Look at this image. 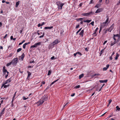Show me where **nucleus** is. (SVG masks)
Segmentation results:
<instances>
[{
    "mask_svg": "<svg viewBox=\"0 0 120 120\" xmlns=\"http://www.w3.org/2000/svg\"><path fill=\"white\" fill-rule=\"evenodd\" d=\"M53 28V27L52 26L50 27H45L44 28V29H51Z\"/></svg>",
    "mask_w": 120,
    "mask_h": 120,
    "instance_id": "obj_14",
    "label": "nucleus"
},
{
    "mask_svg": "<svg viewBox=\"0 0 120 120\" xmlns=\"http://www.w3.org/2000/svg\"><path fill=\"white\" fill-rule=\"evenodd\" d=\"M49 86H48L46 88L45 90H47L48 89H49Z\"/></svg>",
    "mask_w": 120,
    "mask_h": 120,
    "instance_id": "obj_63",
    "label": "nucleus"
},
{
    "mask_svg": "<svg viewBox=\"0 0 120 120\" xmlns=\"http://www.w3.org/2000/svg\"><path fill=\"white\" fill-rule=\"evenodd\" d=\"M26 45L25 43L23 45V48L24 49H25V48Z\"/></svg>",
    "mask_w": 120,
    "mask_h": 120,
    "instance_id": "obj_38",
    "label": "nucleus"
},
{
    "mask_svg": "<svg viewBox=\"0 0 120 120\" xmlns=\"http://www.w3.org/2000/svg\"><path fill=\"white\" fill-rule=\"evenodd\" d=\"M103 10V9L102 8H99L96 11L95 13H100Z\"/></svg>",
    "mask_w": 120,
    "mask_h": 120,
    "instance_id": "obj_7",
    "label": "nucleus"
},
{
    "mask_svg": "<svg viewBox=\"0 0 120 120\" xmlns=\"http://www.w3.org/2000/svg\"><path fill=\"white\" fill-rule=\"evenodd\" d=\"M30 42H28V43H25L26 44V45H27L28 44H30Z\"/></svg>",
    "mask_w": 120,
    "mask_h": 120,
    "instance_id": "obj_64",
    "label": "nucleus"
},
{
    "mask_svg": "<svg viewBox=\"0 0 120 120\" xmlns=\"http://www.w3.org/2000/svg\"><path fill=\"white\" fill-rule=\"evenodd\" d=\"M109 31V28H107L106 30L104 29L103 30L104 34H106L107 31Z\"/></svg>",
    "mask_w": 120,
    "mask_h": 120,
    "instance_id": "obj_8",
    "label": "nucleus"
},
{
    "mask_svg": "<svg viewBox=\"0 0 120 120\" xmlns=\"http://www.w3.org/2000/svg\"><path fill=\"white\" fill-rule=\"evenodd\" d=\"M57 5L58 6L59 9H62L63 6L64 5V3H62L60 1L56 2Z\"/></svg>",
    "mask_w": 120,
    "mask_h": 120,
    "instance_id": "obj_2",
    "label": "nucleus"
},
{
    "mask_svg": "<svg viewBox=\"0 0 120 120\" xmlns=\"http://www.w3.org/2000/svg\"><path fill=\"white\" fill-rule=\"evenodd\" d=\"M18 58H14L11 61L12 64L14 65H15L18 62Z\"/></svg>",
    "mask_w": 120,
    "mask_h": 120,
    "instance_id": "obj_3",
    "label": "nucleus"
},
{
    "mask_svg": "<svg viewBox=\"0 0 120 120\" xmlns=\"http://www.w3.org/2000/svg\"><path fill=\"white\" fill-rule=\"evenodd\" d=\"M85 50L86 51H88V50L87 49V48H86L85 49Z\"/></svg>",
    "mask_w": 120,
    "mask_h": 120,
    "instance_id": "obj_58",
    "label": "nucleus"
},
{
    "mask_svg": "<svg viewBox=\"0 0 120 120\" xmlns=\"http://www.w3.org/2000/svg\"><path fill=\"white\" fill-rule=\"evenodd\" d=\"M59 79H57L56 80L54 81L53 82H52L51 84L49 86H51L53 84H54V83H55V82H56L58 81V80H59Z\"/></svg>",
    "mask_w": 120,
    "mask_h": 120,
    "instance_id": "obj_24",
    "label": "nucleus"
},
{
    "mask_svg": "<svg viewBox=\"0 0 120 120\" xmlns=\"http://www.w3.org/2000/svg\"><path fill=\"white\" fill-rule=\"evenodd\" d=\"M79 24H78V25H77L76 26L75 28L76 29H77V28H78V27H79Z\"/></svg>",
    "mask_w": 120,
    "mask_h": 120,
    "instance_id": "obj_51",
    "label": "nucleus"
},
{
    "mask_svg": "<svg viewBox=\"0 0 120 120\" xmlns=\"http://www.w3.org/2000/svg\"><path fill=\"white\" fill-rule=\"evenodd\" d=\"M114 36V37H117L118 38V39H120V35H119L118 34H113Z\"/></svg>",
    "mask_w": 120,
    "mask_h": 120,
    "instance_id": "obj_16",
    "label": "nucleus"
},
{
    "mask_svg": "<svg viewBox=\"0 0 120 120\" xmlns=\"http://www.w3.org/2000/svg\"><path fill=\"white\" fill-rule=\"evenodd\" d=\"M13 98H13L12 99V101H11V103L12 104L13 102L14 101V100L15 99V98Z\"/></svg>",
    "mask_w": 120,
    "mask_h": 120,
    "instance_id": "obj_52",
    "label": "nucleus"
},
{
    "mask_svg": "<svg viewBox=\"0 0 120 120\" xmlns=\"http://www.w3.org/2000/svg\"><path fill=\"white\" fill-rule=\"evenodd\" d=\"M48 96L47 95H44L41 98L42 100H43L44 102L47 100L48 99Z\"/></svg>",
    "mask_w": 120,
    "mask_h": 120,
    "instance_id": "obj_4",
    "label": "nucleus"
},
{
    "mask_svg": "<svg viewBox=\"0 0 120 120\" xmlns=\"http://www.w3.org/2000/svg\"><path fill=\"white\" fill-rule=\"evenodd\" d=\"M84 30H82L80 33L79 34V35L81 36L82 37L83 36L84 34Z\"/></svg>",
    "mask_w": 120,
    "mask_h": 120,
    "instance_id": "obj_9",
    "label": "nucleus"
},
{
    "mask_svg": "<svg viewBox=\"0 0 120 120\" xmlns=\"http://www.w3.org/2000/svg\"><path fill=\"white\" fill-rule=\"evenodd\" d=\"M82 28H81L79 30L76 32V34H77L81 30Z\"/></svg>",
    "mask_w": 120,
    "mask_h": 120,
    "instance_id": "obj_33",
    "label": "nucleus"
},
{
    "mask_svg": "<svg viewBox=\"0 0 120 120\" xmlns=\"http://www.w3.org/2000/svg\"><path fill=\"white\" fill-rule=\"evenodd\" d=\"M75 93H73L71 95V97H73L75 96Z\"/></svg>",
    "mask_w": 120,
    "mask_h": 120,
    "instance_id": "obj_53",
    "label": "nucleus"
},
{
    "mask_svg": "<svg viewBox=\"0 0 120 120\" xmlns=\"http://www.w3.org/2000/svg\"><path fill=\"white\" fill-rule=\"evenodd\" d=\"M3 73H5V72H6L8 71L7 69H5L3 70Z\"/></svg>",
    "mask_w": 120,
    "mask_h": 120,
    "instance_id": "obj_40",
    "label": "nucleus"
},
{
    "mask_svg": "<svg viewBox=\"0 0 120 120\" xmlns=\"http://www.w3.org/2000/svg\"><path fill=\"white\" fill-rule=\"evenodd\" d=\"M12 77H11L9 79H8L7 80H8V83L11 82V79Z\"/></svg>",
    "mask_w": 120,
    "mask_h": 120,
    "instance_id": "obj_28",
    "label": "nucleus"
},
{
    "mask_svg": "<svg viewBox=\"0 0 120 120\" xmlns=\"http://www.w3.org/2000/svg\"><path fill=\"white\" fill-rule=\"evenodd\" d=\"M114 26V24H113L110 27L109 29V32H111V31L113 29V28Z\"/></svg>",
    "mask_w": 120,
    "mask_h": 120,
    "instance_id": "obj_10",
    "label": "nucleus"
},
{
    "mask_svg": "<svg viewBox=\"0 0 120 120\" xmlns=\"http://www.w3.org/2000/svg\"><path fill=\"white\" fill-rule=\"evenodd\" d=\"M6 107H7L6 106H5V107L2 110V111H3L4 112L5 110V108H6Z\"/></svg>",
    "mask_w": 120,
    "mask_h": 120,
    "instance_id": "obj_50",
    "label": "nucleus"
},
{
    "mask_svg": "<svg viewBox=\"0 0 120 120\" xmlns=\"http://www.w3.org/2000/svg\"><path fill=\"white\" fill-rule=\"evenodd\" d=\"M11 64H12V63L11 62H10V63H8L6 64V66L7 67L9 66H10Z\"/></svg>",
    "mask_w": 120,
    "mask_h": 120,
    "instance_id": "obj_25",
    "label": "nucleus"
},
{
    "mask_svg": "<svg viewBox=\"0 0 120 120\" xmlns=\"http://www.w3.org/2000/svg\"><path fill=\"white\" fill-rule=\"evenodd\" d=\"M16 92H15V93L14 95V96H13V98H15V96L16 95Z\"/></svg>",
    "mask_w": 120,
    "mask_h": 120,
    "instance_id": "obj_59",
    "label": "nucleus"
},
{
    "mask_svg": "<svg viewBox=\"0 0 120 120\" xmlns=\"http://www.w3.org/2000/svg\"><path fill=\"white\" fill-rule=\"evenodd\" d=\"M4 113V112H3V111H1V112L0 113V115H2Z\"/></svg>",
    "mask_w": 120,
    "mask_h": 120,
    "instance_id": "obj_41",
    "label": "nucleus"
},
{
    "mask_svg": "<svg viewBox=\"0 0 120 120\" xmlns=\"http://www.w3.org/2000/svg\"><path fill=\"white\" fill-rule=\"evenodd\" d=\"M51 73H52V71H51V70H49L48 71V73L47 74V75H50L51 74Z\"/></svg>",
    "mask_w": 120,
    "mask_h": 120,
    "instance_id": "obj_26",
    "label": "nucleus"
},
{
    "mask_svg": "<svg viewBox=\"0 0 120 120\" xmlns=\"http://www.w3.org/2000/svg\"><path fill=\"white\" fill-rule=\"evenodd\" d=\"M44 102V101H43V100H40L37 102H36L35 104H37V105H38V106H39L42 105Z\"/></svg>",
    "mask_w": 120,
    "mask_h": 120,
    "instance_id": "obj_5",
    "label": "nucleus"
},
{
    "mask_svg": "<svg viewBox=\"0 0 120 120\" xmlns=\"http://www.w3.org/2000/svg\"><path fill=\"white\" fill-rule=\"evenodd\" d=\"M84 76V74H82L81 75H80L79 76V79H80L82 78Z\"/></svg>",
    "mask_w": 120,
    "mask_h": 120,
    "instance_id": "obj_22",
    "label": "nucleus"
},
{
    "mask_svg": "<svg viewBox=\"0 0 120 120\" xmlns=\"http://www.w3.org/2000/svg\"><path fill=\"white\" fill-rule=\"evenodd\" d=\"M77 54H79V56H80L82 55V53L80 52H77Z\"/></svg>",
    "mask_w": 120,
    "mask_h": 120,
    "instance_id": "obj_30",
    "label": "nucleus"
},
{
    "mask_svg": "<svg viewBox=\"0 0 120 120\" xmlns=\"http://www.w3.org/2000/svg\"><path fill=\"white\" fill-rule=\"evenodd\" d=\"M41 44V42H38L37 43H35L34 44L35 46H36V47H37V46L38 45H40Z\"/></svg>",
    "mask_w": 120,
    "mask_h": 120,
    "instance_id": "obj_18",
    "label": "nucleus"
},
{
    "mask_svg": "<svg viewBox=\"0 0 120 120\" xmlns=\"http://www.w3.org/2000/svg\"><path fill=\"white\" fill-rule=\"evenodd\" d=\"M91 21V20H84L83 21V22H87L88 23H89Z\"/></svg>",
    "mask_w": 120,
    "mask_h": 120,
    "instance_id": "obj_21",
    "label": "nucleus"
},
{
    "mask_svg": "<svg viewBox=\"0 0 120 120\" xmlns=\"http://www.w3.org/2000/svg\"><path fill=\"white\" fill-rule=\"evenodd\" d=\"M111 44H110V46H112L114 45L116 43V41H114V42H113L112 41H111L110 42Z\"/></svg>",
    "mask_w": 120,
    "mask_h": 120,
    "instance_id": "obj_12",
    "label": "nucleus"
},
{
    "mask_svg": "<svg viewBox=\"0 0 120 120\" xmlns=\"http://www.w3.org/2000/svg\"><path fill=\"white\" fill-rule=\"evenodd\" d=\"M27 73H28V76H27V78H28L30 77V76L31 75V72H29V71H27Z\"/></svg>",
    "mask_w": 120,
    "mask_h": 120,
    "instance_id": "obj_17",
    "label": "nucleus"
},
{
    "mask_svg": "<svg viewBox=\"0 0 120 120\" xmlns=\"http://www.w3.org/2000/svg\"><path fill=\"white\" fill-rule=\"evenodd\" d=\"M28 98H26L25 96L23 97V98H22L24 100H26V99H27Z\"/></svg>",
    "mask_w": 120,
    "mask_h": 120,
    "instance_id": "obj_44",
    "label": "nucleus"
},
{
    "mask_svg": "<svg viewBox=\"0 0 120 120\" xmlns=\"http://www.w3.org/2000/svg\"><path fill=\"white\" fill-rule=\"evenodd\" d=\"M98 27H97L96 29L95 30L94 32V33H93V34H94L95 33H96L97 32L98 30Z\"/></svg>",
    "mask_w": 120,
    "mask_h": 120,
    "instance_id": "obj_27",
    "label": "nucleus"
},
{
    "mask_svg": "<svg viewBox=\"0 0 120 120\" xmlns=\"http://www.w3.org/2000/svg\"><path fill=\"white\" fill-rule=\"evenodd\" d=\"M9 86V84L8 85H3V86H4V88H5Z\"/></svg>",
    "mask_w": 120,
    "mask_h": 120,
    "instance_id": "obj_31",
    "label": "nucleus"
},
{
    "mask_svg": "<svg viewBox=\"0 0 120 120\" xmlns=\"http://www.w3.org/2000/svg\"><path fill=\"white\" fill-rule=\"evenodd\" d=\"M40 26H41V24L40 23H39L38 25V27H40Z\"/></svg>",
    "mask_w": 120,
    "mask_h": 120,
    "instance_id": "obj_61",
    "label": "nucleus"
},
{
    "mask_svg": "<svg viewBox=\"0 0 120 120\" xmlns=\"http://www.w3.org/2000/svg\"><path fill=\"white\" fill-rule=\"evenodd\" d=\"M54 59H55V57L54 56H52L51 58V59L52 60H53Z\"/></svg>",
    "mask_w": 120,
    "mask_h": 120,
    "instance_id": "obj_48",
    "label": "nucleus"
},
{
    "mask_svg": "<svg viewBox=\"0 0 120 120\" xmlns=\"http://www.w3.org/2000/svg\"><path fill=\"white\" fill-rule=\"evenodd\" d=\"M83 19V18H79L78 19H77V21H79V20H80L81 21H82Z\"/></svg>",
    "mask_w": 120,
    "mask_h": 120,
    "instance_id": "obj_39",
    "label": "nucleus"
},
{
    "mask_svg": "<svg viewBox=\"0 0 120 120\" xmlns=\"http://www.w3.org/2000/svg\"><path fill=\"white\" fill-rule=\"evenodd\" d=\"M45 24V23L44 22H43L41 24V26H42L43 25H44Z\"/></svg>",
    "mask_w": 120,
    "mask_h": 120,
    "instance_id": "obj_56",
    "label": "nucleus"
},
{
    "mask_svg": "<svg viewBox=\"0 0 120 120\" xmlns=\"http://www.w3.org/2000/svg\"><path fill=\"white\" fill-rule=\"evenodd\" d=\"M107 68L106 67H104L103 68V71H105L107 69Z\"/></svg>",
    "mask_w": 120,
    "mask_h": 120,
    "instance_id": "obj_47",
    "label": "nucleus"
},
{
    "mask_svg": "<svg viewBox=\"0 0 120 120\" xmlns=\"http://www.w3.org/2000/svg\"><path fill=\"white\" fill-rule=\"evenodd\" d=\"M93 0H91L90 1V3H89V4H93Z\"/></svg>",
    "mask_w": 120,
    "mask_h": 120,
    "instance_id": "obj_49",
    "label": "nucleus"
},
{
    "mask_svg": "<svg viewBox=\"0 0 120 120\" xmlns=\"http://www.w3.org/2000/svg\"><path fill=\"white\" fill-rule=\"evenodd\" d=\"M36 48V46H35V45H34L31 46L30 47V48Z\"/></svg>",
    "mask_w": 120,
    "mask_h": 120,
    "instance_id": "obj_34",
    "label": "nucleus"
},
{
    "mask_svg": "<svg viewBox=\"0 0 120 120\" xmlns=\"http://www.w3.org/2000/svg\"><path fill=\"white\" fill-rule=\"evenodd\" d=\"M77 54V52H76V53H74V56H75Z\"/></svg>",
    "mask_w": 120,
    "mask_h": 120,
    "instance_id": "obj_62",
    "label": "nucleus"
},
{
    "mask_svg": "<svg viewBox=\"0 0 120 120\" xmlns=\"http://www.w3.org/2000/svg\"><path fill=\"white\" fill-rule=\"evenodd\" d=\"M116 110L119 111L120 110V108L118 106H116Z\"/></svg>",
    "mask_w": 120,
    "mask_h": 120,
    "instance_id": "obj_29",
    "label": "nucleus"
},
{
    "mask_svg": "<svg viewBox=\"0 0 120 120\" xmlns=\"http://www.w3.org/2000/svg\"><path fill=\"white\" fill-rule=\"evenodd\" d=\"M105 49V47L104 48V49H102L101 51V52L100 53V56H101L102 54L104 52Z\"/></svg>",
    "mask_w": 120,
    "mask_h": 120,
    "instance_id": "obj_11",
    "label": "nucleus"
},
{
    "mask_svg": "<svg viewBox=\"0 0 120 120\" xmlns=\"http://www.w3.org/2000/svg\"><path fill=\"white\" fill-rule=\"evenodd\" d=\"M22 49L21 48H19L17 50V52H19L20 51L22 50Z\"/></svg>",
    "mask_w": 120,
    "mask_h": 120,
    "instance_id": "obj_32",
    "label": "nucleus"
},
{
    "mask_svg": "<svg viewBox=\"0 0 120 120\" xmlns=\"http://www.w3.org/2000/svg\"><path fill=\"white\" fill-rule=\"evenodd\" d=\"M21 59L22 60H23V59L25 56V54L24 53H23L22 55H21Z\"/></svg>",
    "mask_w": 120,
    "mask_h": 120,
    "instance_id": "obj_20",
    "label": "nucleus"
},
{
    "mask_svg": "<svg viewBox=\"0 0 120 120\" xmlns=\"http://www.w3.org/2000/svg\"><path fill=\"white\" fill-rule=\"evenodd\" d=\"M94 12L92 11L87 13H83L82 14V15L84 16H88L90 15H93L94 14Z\"/></svg>",
    "mask_w": 120,
    "mask_h": 120,
    "instance_id": "obj_1",
    "label": "nucleus"
},
{
    "mask_svg": "<svg viewBox=\"0 0 120 120\" xmlns=\"http://www.w3.org/2000/svg\"><path fill=\"white\" fill-rule=\"evenodd\" d=\"M112 101V100L111 99H110L109 100V104L107 106H108L110 104L111 102Z\"/></svg>",
    "mask_w": 120,
    "mask_h": 120,
    "instance_id": "obj_37",
    "label": "nucleus"
},
{
    "mask_svg": "<svg viewBox=\"0 0 120 120\" xmlns=\"http://www.w3.org/2000/svg\"><path fill=\"white\" fill-rule=\"evenodd\" d=\"M59 43L58 40V39H56L51 44V46H54V45L58 43Z\"/></svg>",
    "mask_w": 120,
    "mask_h": 120,
    "instance_id": "obj_6",
    "label": "nucleus"
},
{
    "mask_svg": "<svg viewBox=\"0 0 120 120\" xmlns=\"http://www.w3.org/2000/svg\"><path fill=\"white\" fill-rule=\"evenodd\" d=\"M20 1H18L16 3V5H15V7H18V6L19 5V4Z\"/></svg>",
    "mask_w": 120,
    "mask_h": 120,
    "instance_id": "obj_23",
    "label": "nucleus"
},
{
    "mask_svg": "<svg viewBox=\"0 0 120 120\" xmlns=\"http://www.w3.org/2000/svg\"><path fill=\"white\" fill-rule=\"evenodd\" d=\"M99 74H93V76H96L97 75H99Z\"/></svg>",
    "mask_w": 120,
    "mask_h": 120,
    "instance_id": "obj_54",
    "label": "nucleus"
},
{
    "mask_svg": "<svg viewBox=\"0 0 120 120\" xmlns=\"http://www.w3.org/2000/svg\"><path fill=\"white\" fill-rule=\"evenodd\" d=\"M99 4H96L95 6V8H99Z\"/></svg>",
    "mask_w": 120,
    "mask_h": 120,
    "instance_id": "obj_42",
    "label": "nucleus"
},
{
    "mask_svg": "<svg viewBox=\"0 0 120 120\" xmlns=\"http://www.w3.org/2000/svg\"><path fill=\"white\" fill-rule=\"evenodd\" d=\"M105 2L107 4H109V0H106Z\"/></svg>",
    "mask_w": 120,
    "mask_h": 120,
    "instance_id": "obj_35",
    "label": "nucleus"
},
{
    "mask_svg": "<svg viewBox=\"0 0 120 120\" xmlns=\"http://www.w3.org/2000/svg\"><path fill=\"white\" fill-rule=\"evenodd\" d=\"M109 20V18L108 17L107 18L106 21H105V22H103V24H104V26H105V24L107 23L108 21Z\"/></svg>",
    "mask_w": 120,
    "mask_h": 120,
    "instance_id": "obj_15",
    "label": "nucleus"
},
{
    "mask_svg": "<svg viewBox=\"0 0 120 120\" xmlns=\"http://www.w3.org/2000/svg\"><path fill=\"white\" fill-rule=\"evenodd\" d=\"M94 22L92 21L90 23V24H91L92 26H94Z\"/></svg>",
    "mask_w": 120,
    "mask_h": 120,
    "instance_id": "obj_45",
    "label": "nucleus"
},
{
    "mask_svg": "<svg viewBox=\"0 0 120 120\" xmlns=\"http://www.w3.org/2000/svg\"><path fill=\"white\" fill-rule=\"evenodd\" d=\"M8 80H6V81L3 84V85H4L6 84L7 83H8Z\"/></svg>",
    "mask_w": 120,
    "mask_h": 120,
    "instance_id": "obj_36",
    "label": "nucleus"
},
{
    "mask_svg": "<svg viewBox=\"0 0 120 120\" xmlns=\"http://www.w3.org/2000/svg\"><path fill=\"white\" fill-rule=\"evenodd\" d=\"M97 34H96V33H95V34H92V35L93 36H96L97 35Z\"/></svg>",
    "mask_w": 120,
    "mask_h": 120,
    "instance_id": "obj_46",
    "label": "nucleus"
},
{
    "mask_svg": "<svg viewBox=\"0 0 120 120\" xmlns=\"http://www.w3.org/2000/svg\"><path fill=\"white\" fill-rule=\"evenodd\" d=\"M116 55L115 58V60H117L118 58V57H119V55L118 54V53L117 52L116 53Z\"/></svg>",
    "mask_w": 120,
    "mask_h": 120,
    "instance_id": "obj_19",
    "label": "nucleus"
},
{
    "mask_svg": "<svg viewBox=\"0 0 120 120\" xmlns=\"http://www.w3.org/2000/svg\"><path fill=\"white\" fill-rule=\"evenodd\" d=\"M108 81L107 79H106L104 80H100L99 82L101 83L106 82Z\"/></svg>",
    "mask_w": 120,
    "mask_h": 120,
    "instance_id": "obj_13",
    "label": "nucleus"
},
{
    "mask_svg": "<svg viewBox=\"0 0 120 120\" xmlns=\"http://www.w3.org/2000/svg\"><path fill=\"white\" fill-rule=\"evenodd\" d=\"M109 64H107L106 65V68H107V69L109 67Z\"/></svg>",
    "mask_w": 120,
    "mask_h": 120,
    "instance_id": "obj_57",
    "label": "nucleus"
},
{
    "mask_svg": "<svg viewBox=\"0 0 120 120\" xmlns=\"http://www.w3.org/2000/svg\"><path fill=\"white\" fill-rule=\"evenodd\" d=\"M82 4H83L82 3H80L79 4V6L80 7H81V6H82Z\"/></svg>",
    "mask_w": 120,
    "mask_h": 120,
    "instance_id": "obj_55",
    "label": "nucleus"
},
{
    "mask_svg": "<svg viewBox=\"0 0 120 120\" xmlns=\"http://www.w3.org/2000/svg\"><path fill=\"white\" fill-rule=\"evenodd\" d=\"M107 42V41H105L104 43H103V45H104Z\"/></svg>",
    "mask_w": 120,
    "mask_h": 120,
    "instance_id": "obj_60",
    "label": "nucleus"
},
{
    "mask_svg": "<svg viewBox=\"0 0 120 120\" xmlns=\"http://www.w3.org/2000/svg\"><path fill=\"white\" fill-rule=\"evenodd\" d=\"M80 86L79 85H78V86H75V88H79V87H80Z\"/></svg>",
    "mask_w": 120,
    "mask_h": 120,
    "instance_id": "obj_43",
    "label": "nucleus"
}]
</instances>
